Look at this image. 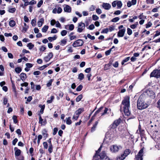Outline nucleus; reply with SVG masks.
<instances>
[{"instance_id":"nucleus-1","label":"nucleus","mask_w":160,"mask_h":160,"mask_svg":"<svg viewBox=\"0 0 160 160\" xmlns=\"http://www.w3.org/2000/svg\"><path fill=\"white\" fill-rule=\"evenodd\" d=\"M123 122L120 118L115 120L109 127V129L105 134L102 144L111 142L116 137V129L118 126Z\"/></svg>"},{"instance_id":"nucleus-2","label":"nucleus","mask_w":160,"mask_h":160,"mask_svg":"<svg viewBox=\"0 0 160 160\" xmlns=\"http://www.w3.org/2000/svg\"><path fill=\"white\" fill-rule=\"evenodd\" d=\"M122 104L123 105V111L126 116H128L130 113L129 110L130 107V97L126 96L122 101Z\"/></svg>"},{"instance_id":"nucleus-3","label":"nucleus","mask_w":160,"mask_h":160,"mask_svg":"<svg viewBox=\"0 0 160 160\" xmlns=\"http://www.w3.org/2000/svg\"><path fill=\"white\" fill-rule=\"evenodd\" d=\"M148 106V104L146 103H144L143 100L139 97L137 103V107L138 109L142 110L147 108Z\"/></svg>"},{"instance_id":"nucleus-4","label":"nucleus","mask_w":160,"mask_h":160,"mask_svg":"<svg viewBox=\"0 0 160 160\" xmlns=\"http://www.w3.org/2000/svg\"><path fill=\"white\" fill-rule=\"evenodd\" d=\"M150 77H155L157 78H160V69H155L153 70L150 74Z\"/></svg>"},{"instance_id":"nucleus-5","label":"nucleus","mask_w":160,"mask_h":160,"mask_svg":"<svg viewBox=\"0 0 160 160\" xmlns=\"http://www.w3.org/2000/svg\"><path fill=\"white\" fill-rule=\"evenodd\" d=\"M85 27V24L84 23L81 22L78 24V29L77 31L78 32H82L84 29Z\"/></svg>"},{"instance_id":"nucleus-6","label":"nucleus","mask_w":160,"mask_h":160,"mask_svg":"<svg viewBox=\"0 0 160 160\" xmlns=\"http://www.w3.org/2000/svg\"><path fill=\"white\" fill-rule=\"evenodd\" d=\"M84 43L83 40L81 39H78L74 41L72 46L74 47L82 46Z\"/></svg>"},{"instance_id":"nucleus-7","label":"nucleus","mask_w":160,"mask_h":160,"mask_svg":"<svg viewBox=\"0 0 160 160\" xmlns=\"http://www.w3.org/2000/svg\"><path fill=\"white\" fill-rule=\"evenodd\" d=\"M147 95L152 99H154L155 98V93L152 90L147 89L146 91Z\"/></svg>"},{"instance_id":"nucleus-8","label":"nucleus","mask_w":160,"mask_h":160,"mask_svg":"<svg viewBox=\"0 0 160 160\" xmlns=\"http://www.w3.org/2000/svg\"><path fill=\"white\" fill-rule=\"evenodd\" d=\"M120 148H122V147L120 145L118 146L116 145H113L111 147L110 150L113 152H116L118 151Z\"/></svg>"},{"instance_id":"nucleus-9","label":"nucleus","mask_w":160,"mask_h":160,"mask_svg":"<svg viewBox=\"0 0 160 160\" xmlns=\"http://www.w3.org/2000/svg\"><path fill=\"white\" fill-rule=\"evenodd\" d=\"M93 160H100V147L96 151V153L93 157Z\"/></svg>"},{"instance_id":"nucleus-10","label":"nucleus","mask_w":160,"mask_h":160,"mask_svg":"<svg viewBox=\"0 0 160 160\" xmlns=\"http://www.w3.org/2000/svg\"><path fill=\"white\" fill-rule=\"evenodd\" d=\"M101 160H110L105 151H102L101 153Z\"/></svg>"},{"instance_id":"nucleus-11","label":"nucleus","mask_w":160,"mask_h":160,"mask_svg":"<svg viewBox=\"0 0 160 160\" xmlns=\"http://www.w3.org/2000/svg\"><path fill=\"white\" fill-rule=\"evenodd\" d=\"M53 57V54L52 52H50L48 55L44 58V60L46 62L49 61Z\"/></svg>"},{"instance_id":"nucleus-12","label":"nucleus","mask_w":160,"mask_h":160,"mask_svg":"<svg viewBox=\"0 0 160 160\" xmlns=\"http://www.w3.org/2000/svg\"><path fill=\"white\" fill-rule=\"evenodd\" d=\"M125 31L126 29L125 28H124L122 29L119 30L118 32V36L119 37H123L124 35Z\"/></svg>"},{"instance_id":"nucleus-13","label":"nucleus","mask_w":160,"mask_h":160,"mask_svg":"<svg viewBox=\"0 0 160 160\" xmlns=\"http://www.w3.org/2000/svg\"><path fill=\"white\" fill-rule=\"evenodd\" d=\"M14 150L15 151V155L16 158L19 156L21 152L20 150L18 149L17 147H15L14 148Z\"/></svg>"},{"instance_id":"nucleus-14","label":"nucleus","mask_w":160,"mask_h":160,"mask_svg":"<svg viewBox=\"0 0 160 160\" xmlns=\"http://www.w3.org/2000/svg\"><path fill=\"white\" fill-rule=\"evenodd\" d=\"M84 111V109L83 108H80L76 110L74 113L76 115L79 116Z\"/></svg>"},{"instance_id":"nucleus-15","label":"nucleus","mask_w":160,"mask_h":160,"mask_svg":"<svg viewBox=\"0 0 160 160\" xmlns=\"http://www.w3.org/2000/svg\"><path fill=\"white\" fill-rule=\"evenodd\" d=\"M42 134L44 137L45 138V140L49 136L48 134V131L45 128H44L42 130Z\"/></svg>"},{"instance_id":"nucleus-16","label":"nucleus","mask_w":160,"mask_h":160,"mask_svg":"<svg viewBox=\"0 0 160 160\" xmlns=\"http://www.w3.org/2000/svg\"><path fill=\"white\" fill-rule=\"evenodd\" d=\"M131 152V150L128 149H126L123 152V153L122 154L126 158Z\"/></svg>"},{"instance_id":"nucleus-17","label":"nucleus","mask_w":160,"mask_h":160,"mask_svg":"<svg viewBox=\"0 0 160 160\" xmlns=\"http://www.w3.org/2000/svg\"><path fill=\"white\" fill-rule=\"evenodd\" d=\"M102 7L106 10H109L111 8V6L109 3H103Z\"/></svg>"},{"instance_id":"nucleus-18","label":"nucleus","mask_w":160,"mask_h":160,"mask_svg":"<svg viewBox=\"0 0 160 160\" xmlns=\"http://www.w3.org/2000/svg\"><path fill=\"white\" fill-rule=\"evenodd\" d=\"M20 79L22 81L24 82L25 81L27 77V75L26 73L22 72L20 74Z\"/></svg>"},{"instance_id":"nucleus-19","label":"nucleus","mask_w":160,"mask_h":160,"mask_svg":"<svg viewBox=\"0 0 160 160\" xmlns=\"http://www.w3.org/2000/svg\"><path fill=\"white\" fill-rule=\"evenodd\" d=\"M64 10L65 12H70L71 11V8L68 5H66L65 7L64 8Z\"/></svg>"},{"instance_id":"nucleus-20","label":"nucleus","mask_w":160,"mask_h":160,"mask_svg":"<svg viewBox=\"0 0 160 160\" xmlns=\"http://www.w3.org/2000/svg\"><path fill=\"white\" fill-rule=\"evenodd\" d=\"M138 129L139 131L140 134V136L141 138V139L142 138V136H143L144 134V130L143 129H142L141 128V126L140 124H139L138 126Z\"/></svg>"},{"instance_id":"nucleus-21","label":"nucleus","mask_w":160,"mask_h":160,"mask_svg":"<svg viewBox=\"0 0 160 160\" xmlns=\"http://www.w3.org/2000/svg\"><path fill=\"white\" fill-rule=\"evenodd\" d=\"M44 22V19L43 18H41L39 21L38 22V27H41L42 26L43 23Z\"/></svg>"},{"instance_id":"nucleus-22","label":"nucleus","mask_w":160,"mask_h":160,"mask_svg":"<svg viewBox=\"0 0 160 160\" xmlns=\"http://www.w3.org/2000/svg\"><path fill=\"white\" fill-rule=\"evenodd\" d=\"M52 63V62L49 63L47 64L46 65H44L38 68V69L42 71L44 70L46 68L49 66Z\"/></svg>"},{"instance_id":"nucleus-23","label":"nucleus","mask_w":160,"mask_h":160,"mask_svg":"<svg viewBox=\"0 0 160 160\" xmlns=\"http://www.w3.org/2000/svg\"><path fill=\"white\" fill-rule=\"evenodd\" d=\"M57 38V37L56 35H54L53 37H49L48 38L50 42H52L55 40Z\"/></svg>"},{"instance_id":"nucleus-24","label":"nucleus","mask_w":160,"mask_h":160,"mask_svg":"<svg viewBox=\"0 0 160 160\" xmlns=\"http://www.w3.org/2000/svg\"><path fill=\"white\" fill-rule=\"evenodd\" d=\"M39 107L41 108L40 112L41 114H43V113L44 110L45 108V105L44 104L42 105L41 104H40L39 105Z\"/></svg>"},{"instance_id":"nucleus-25","label":"nucleus","mask_w":160,"mask_h":160,"mask_svg":"<svg viewBox=\"0 0 160 160\" xmlns=\"http://www.w3.org/2000/svg\"><path fill=\"white\" fill-rule=\"evenodd\" d=\"M84 78V76L83 73H81L79 74L78 79L80 80L81 81Z\"/></svg>"},{"instance_id":"nucleus-26","label":"nucleus","mask_w":160,"mask_h":160,"mask_svg":"<svg viewBox=\"0 0 160 160\" xmlns=\"http://www.w3.org/2000/svg\"><path fill=\"white\" fill-rule=\"evenodd\" d=\"M16 25V22L13 20H11L9 22V25L11 27H13Z\"/></svg>"},{"instance_id":"nucleus-27","label":"nucleus","mask_w":160,"mask_h":160,"mask_svg":"<svg viewBox=\"0 0 160 160\" xmlns=\"http://www.w3.org/2000/svg\"><path fill=\"white\" fill-rule=\"evenodd\" d=\"M67 39L64 38L61 41V43L60 45L62 46H64L65 45L67 42Z\"/></svg>"},{"instance_id":"nucleus-28","label":"nucleus","mask_w":160,"mask_h":160,"mask_svg":"<svg viewBox=\"0 0 160 160\" xmlns=\"http://www.w3.org/2000/svg\"><path fill=\"white\" fill-rule=\"evenodd\" d=\"M83 98V95L82 94H80L78 95L76 99V102H78L80 101Z\"/></svg>"},{"instance_id":"nucleus-29","label":"nucleus","mask_w":160,"mask_h":160,"mask_svg":"<svg viewBox=\"0 0 160 160\" xmlns=\"http://www.w3.org/2000/svg\"><path fill=\"white\" fill-rule=\"evenodd\" d=\"M125 158V157L123 156L122 154H121L120 156H118L116 158V160H123Z\"/></svg>"},{"instance_id":"nucleus-30","label":"nucleus","mask_w":160,"mask_h":160,"mask_svg":"<svg viewBox=\"0 0 160 160\" xmlns=\"http://www.w3.org/2000/svg\"><path fill=\"white\" fill-rule=\"evenodd\" d=\"M48 28V26L47 25H45L42 28V31L43 32H46Z\"/></svg>"},{"instance_id":"nucleus-31","label":"nucleus","mask_w":160,"mask_h":160,"mask_svg":"<svg viewBox=\"0 0 160 160\" xmlns=\"http://www.w3.org/2000/svg\"><path fill=\"white\" fill-rule=\"evenodd\" d=\"M122 3L121 1H117V5L118 7V8H120L122 6Z\"/></svg>"},{"instance_id":"nucleus-32","label":"nucleus","mask_w":160,"mask_h":160,"mask_svg":"<svg viewBox=\"0 0 160 160\" xmlns=\"http://www.w3.org/2000/svg\"><path fill=\"white\" fill-rule=\"evenodd\" d=\"M100 112V108H99L98 110L95 112V113H94V115H93V116L90 119H92V121H93L94 119V117L96 115L97 113H99V112Z\"/></svg>"},{"instance_id":"nucleus-33","label":"nucleus","mask_w":160,"mask_h":160,"mask_svg":"<svg viewBox=\"0 0 160 160\" xmlns=\"http://www.w3.org/2000/svg\"><path fill=\"white\" fill-rule=\"evenodd\" d=\"M31 23L32 26H35L36 25V18H34L32 20Z\"/></svg>"},{"instance_id":"nucleus-34","label":"nucleus","mask_w":160,"mask_h":160,"mask_svg":"<svg viewBox=\"0 0 160 160\" xmlns=\"http://www.w3.org/2000/svg\"><path fill=\"white\" fill-rule=\"evenodd\" d=\"M108 110V109L107 108H105L104 109V110L103 112L102 113H101V116H102L103 115L106 114L108 113L107 112Z\"/></svg>"},{"instance_id":"nucleus-35","label":"nucleus","mask_w":160,"mask_h":160,"mask_svg":"<svg viewBox=\"0 0 160 160\" xmlns=\"http://www.w3.org/2000/svg\"><path fill=\"white\" fill-rule=\"evenodd\" d=\"M66 123L68 125H70L72 123V122L71 120V117H69L67 118H66Z\"/></svg>"},{"instance_id":"nucleus-36","label":"nucleus","mask_w":160,"mask_h":160,"mask_svg":"<svg viewBox=\"0 0 160 160\" xmlns=\"http://www.w3.org/2000/svg\"><path fill=\"white\" fill-rule=\"evenodd\" d=\"M53 146L52 145H49V147L48 151L50 153H51L53 152Z\"/></svg>"},{"instance_id":"nucleus-37","label":"nucleus","mask_w":160,"mask_h":160,"mask_svg":"<svg viewBox=\"0 0 160 160\" xmlns=\"http://www.w3.org/2000/svg\"><path fill=\"white\" fill-rule=\"evenodd\" d=\"M17 118V117L16 115H14L12 117V118L13 120V122L15 124H16L18 122Z\"/></svg>"},{"instance_id":"nucleus-38","label":"nucleus","mask_w":160,"mask_h":160,"mask_svg":"<svg viewBox=\"0 0 160 160\" xmlns=\"http://www.w3.org/2000/svg\"><path fill=\"white\" fill-rule=\"evenodd\" d=\"M53 79H51L48 81V82L46 84L47 87H49L52 85V82L53 81Z\"/></svg>"},{"instance_id":"nucleus-39","label":"nucleus","mask_w":160,"mask_h":160,"mask_svg":"<svg viewBox=\"0 0 160 160\" xmlns=\"http://www.w3.org/2000/svg\"><path fill=\"white\" fill-rule=\"evenodd\" d=\"M29 3V2L27 1V2H25V3H24V5H23V4H22L21 5H20V6L21 7H22L23 8L25 9L26 6H27L29 5H30Z\"/></svg>"},{"instance_id":"nucleus-40","label":"nucleus","mask_w":160,"mask_h":160,"mask_svg":"<svg viewBox=\"0 0 160 160\" xmlns=\"http://www.w3.org/2000/svg\"><path fill=\"white\" fill-rule=\"evenodd\" d=\"M27 47L29 49H31L34 47V45L31 42H30L28 44Z\"/></svg>"},{"instance_id":"nucleus-41","label":"nucleus","mask_w":160,"mask_h":160,"mask_svg":"<svg viewBox=\"0 0 160 160\" xmlns=\"http://www.w3.org/2000/svg\"><path fill=\"white\" fill-rule=\"evenodd\" d=\"M15 70L16 73H19L21 72L22 69L20 67H17L15 68Z\"/></svg>"},{"instance_id":"nucleus-42","label":"nucleus","mask_w":160,"mask_h":160,"mask_svg":"<svg viewBox=\"0 0 160 160\" xmlns=\"http://www.w3.org/2000/svg\"><path fill=\"white\" fill-rule=\"evenodd\" d=\"M119 20V18L118 17H116L112 19L111 21L112 22H118Z\"/></svg>"},{"instance_id":"nucleus-43","label":"nucleus","mask_w":160,"mask_h":160,"mask_svg":"<svg viewBox=\"0 0 160 160\" xmlns=\"http://www.w3.org/2000/svg\"><path fill=\"white\" fill-rule=\"evenodd\" d=\"M16 10V8H9L8 10V11L10 13H13L15 12Z\"/></svg>"},{"instance_id":"nucleus-44","label":"nucleus","mask_w":160,"mask_h":160,"mask_svg":"<svg viewBox=\"0 0 160 160\" xmlns=\"http://www.w3.org/2000/svg\"><path fill=\"white\" fill-rule=\"evenodd\" d=\"M143 156L137 155L136 157V160H143Z\"/></svg>"},{"instance_id":"nucleus-45","label":"nucleus","mask_w":160,"mask_h":160,"mask_svg":"<svg viewBox=\"0 0 160 160\" xmlns=\"http://www.w3.org/2000/svg\"><path fill=\"white\" fill-rule=\"evenodd\" d=\"M82 85L80 84L77 87L76 89V90L78 92L82 90Z\"/></svg>"},{"instance_id":"nucleus-46","label":"nucleus","mask_w":160,"mask_h":160,"mask_svg":"<svg viewBox=\"0 0 160 160\" xmlns=\"http://www.w3.org/2000/svg\"><path fill=\"white\" fill-rule=\"evenodd\" d=\"M144 149V147H143L139 151V152L138 153L137 155H143V150Z\"/></svg>"},{"instance_id":"nucleus-47","label":"nucleus","mask_w":160,"mask_h":160,"mask_svg":"<svg viewBox=\"0 0 160 160\" xmlns=\"http://www.w3.org/2000/svg\"><path fill=\"white\" fill-rule=\"evenodd\" d=\"M146 2L147 4H152L154 3V0H146Z\"/></svg>"},{"instance_id":"nucleus-48","label":"nucleus","mask_w":160,"mask_h":160,"mask_svg":"<svg viewBox=\"0 0 160 160\" xmlns=\"http://www.w3.org/2000/svg\"><path fill=\"white\" fill-rule=\"evenodd\" d=\"M67 33V31L66 30H62L61 32V35L62 36H64L66 35Z\"/></svg>"},{"instance_id":"nucleus-49","label":"nucleus","mask_w":160,"mask_h":160,"mask_svg":"<svg viewBox=\"0 0 160 160\" xmlns=\"http://www.w3.org/2000/svg\"><path fill=\"white\" fill-rule=\"evenodd\" d=\"M44 148L46 149H47L48 147V145L47 142H43Z\"/></svg>"},{"instance_id":"nucleus-50","label":"nucleus","mask_w":160,"mask_h":160,"mask_svg":"<svg viewBox=\"0 0 160 160\" xmlns=\"http://www.w3.org/2000/svg\"><path fill=\"white\" fill-rule=\"evenodd\" d=\"M43 2V1L42 0H40L38 3L37 4V7L38 8H40L41 7V5L42 4Z\"/></svg>"},{"instance_id":"nucleus-51","label":"nucleus","mask_w":160,"mask_h":160,"mask_svg":"<svg viewBox=\"0 0 160 160\" xmlns=\"http://www.w3.org/2000/svg\"><path fill=\"white\" fill-rule=\"evenodd\" d=\"M127 30L128 34L129 35H131L132 34V30L128 28H127Z\"/></svg>"},{"instance_id":"nucleus-52","label":"nucleus","mask_w":160,"mask_h":160,"mask_svg":"<svg viewBox=\"0 0 160 160\" xmlns=\"http://www.w3.org/2000/svg\"><path fill=\"white\" fill-rule=\"evenodd\" d=\"M87 37L90 39L92 40H93L95 39V37L94 36H92L90 34H88L87 35Z\"/></svg>"},{"instance_id":"nucleus-53","label":"nucleus","mask_w":160,"mask_h":160,"mask_svg":"<svg viewBox=\"0 0 160 160\" xmlns=\"http://www.w3.org/2000/svg\"><path fill=\"white\" fill-rule=\"evenodd\" d=\"M46 48L44 46H42L41 47L39 48V50L41 52H44L46 49Z\"/></svg>"},{"instance_id":"nucleus-54","label":"nucleus","mask_w":160,"mask_h":160,"mask_svg":"<svg viewBox=\"0 0 160 160\" xmlns=\"http://www.w3.org/2000/svg\"><path fill=\"white\" fill-rule=\"evenodd\" d=\"M152 24L151 22L150 21L148 22L147 24L146 25V28H148L150 27H151L152 25Z\"/></svg>"},{"instance_id":"nucleus-55","label":"nucleus","mask_w":160,"mask_h":160,"mask_svg":"<svg viewBox=\"0 0 160 160\" xmlns=\"http://www.w3.org/2000/svg\"><path fill=\"white\" fill-rule=\"evenodd\" d=\"M68 25L69 26V29L70 30L72 31L74 29V26L73 24H71Z\"/></svg>"},{"instance_id":"nucleus-56","label":"nucleus","mask_w":160,"mask_h":160,"mask_svg":"<svg viewBox=\"0 0 160 160\" xmlns=\"http://www.w3.org/2000/svg\"><path fill=\"white\" fill-rule=\"evenodd\" d=\"M143 13H142L138 16V18L139 19H141L142 18L145 19L146 18V17L143 15Z\"/></svg>"},{"instance_id":"nucleus-57","label":"nucleus","mask_w":160,"mask_h":160,"mask_svg":"<svg viewBox=\"0 0 160 160\" xmlns=\"http://www.w3.org/2000/svg\"><path fill=\"white\" fill-rule=\"evenodd\" d=\"M58 130V129L57 128H55L53 129V132L52 133V134L53 135H54L56 134Z\"/></svg>"},{"instance_id":"nucleus-58","label":"nucleus","mask_w":160,"mask_h":160,"mask_svg":"<svg viewBox=\"0 0 160 160\" xmlns=\"http://www.w3.org/2000/svg\"><path fill=\"white\" fill-rule=\"evenodd\" d=\"M28 28H29L28 26H27V27H23V29L22 30V32H23L25 33L27 31L28 29Z\"/></svg>"},{"instance_id":"nucleus-59","label":"nucleus","mask_w":160,"mask_h":160,"mask_svg":"<svg viewBox=\"0 0 160 160\" xmlns=\"http://www.w3.org/2000/svg\"><path fill=\"white\" fill-rule=\"evenodd\" d=\"M110 64H106L104 67V70H106L110 69Z\"/></svg>"},{"instance_id":"nucleus-60","label":"nucleus","mask_w":160,"mask_h":160,"mask_svg":"<svg viewBox=\"0 0 160 160\" xmlns=\"http://www.w3.org/2000/svg\"><path fill=\"white\" fill-rule=\"evenodd\" d=\"M79 117V116L76 115L75 113H74L72 117V119H74L75 120H77L78 119Z\"/></svg>"},{"instance_id":"nucleus-61","label":"nucleus","mask_w":160,"mask_h":160,"mask_svg":"<svg viewBox=\"0 0 160 160\" xmlns=\"http://www.w3.org/2000/svg\"><path fill=\"white\" fill-rule=\"evenodd\" d=\"M28 85V82H25L23 83H21V86L22 87H27Z\"/></svg>"},{"instance_id":"nucleus-62","label":"nucleus","mask_w":160,"mask_h":160,"mask_svg":"<svg viewBox=\"0 0 160 160\" xmlns=\"http://www.w3.org/2000/svg\"><path fill=\"white\" fill-rule=\"evenodd\" d=\"M18 158H16L18 160H24V157L22 155H20L18 157Z\"/></svg>"},{"instance_id":"nucleus-63","label":"nucleus","mask_w":160,"mask_h":160,"mask_svg":"<svg viewBox=\"0 0 160 160\" xmlns=\"http://www.w3.org/2000/svg\"><path fill=\"white\" fill-rule=\"evenodd\" d=\"M58 30L55 28H52L51 32V33H56L58 32Z\"/></svg>"},{"instance_id":"nucleus-64","label":"nucleus","mask_w":160,"mask_h":160,"mask_svg":"<svg viewBox=\"0 0 160 160\" xmlns=\"http://www.w3.org/2000/svg\"><path fill=\"white\" fill-rule=\"evenodd\" d=\"M95 28L93 24H91L89 26L88 28V29L92 30L93 29Z\"/></svg>"}]
</instances>
